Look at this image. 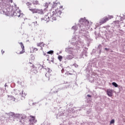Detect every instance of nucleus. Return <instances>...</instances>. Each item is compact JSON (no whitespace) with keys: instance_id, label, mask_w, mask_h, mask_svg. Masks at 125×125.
Listing matches in <instances>:
<instances>
[{"instance_id":"423d86ee","label":"nucleus","mask_w":125,"mask_h":125,"mask_svg":"<svg viewBox=\"0 0 125 125\" xmlns=\"http://www.w3.org/2000/svg\"><path fill=\"white\" fill-rule=\"evenodd\" d=\"M106 93L108 96H109L110 97H112L113 96V90L108 89L106 91Z\"/></svg>"},{"instance_id":"c85d7f7f","label":"nucleus","mask_w":125,"mask_h":125,"mask_svg":"<svg viewBox=\"0 0 125 125\" xmlns=\"http://www.w3.org/2000/svg\"><path fill=\"white\" fill-rule=\"evenodd\" d=\"M69 75H72V74H71V73H69Z\"/></svg>"},{"instance_id":"f3484780","label":"nucleus","mask_w":125,"mask_h":125,"mask_svg":"<svg viewBox=\"0 0 125 125\" xmlns=\"http://www.w3.org/2000/svg\"><path fill=\"white\" fill-rule=\"evenodd\" d=\"M49 4H50V2H48V3H46L45 4V7L46 8H47V7H48V5H49Z\"/></svg>"},{"instance_id":"aec40b11","label":"nucleus","mask_w":125,"mask_h":125,"mask_svg":"<svg viewBox=\"0 0 125 125\" xmlns=\"http://www.w3.org/2000/svg\"><path fill=\"white\" fill-rule=\"evenodd\" d=\"M113 22L114 23V24H119L120 21H113Z\"/></svg>"},{"instance_id":"6e6552de","label":"nucleus","mask_w":125,"mask_h":125,"mask_svg":"<svg viewBox=\"0 0 125 125\" xmlns=\"http://www.w3.org/2000/svg\"><path fill=\"white\" fill-rule=\"evenodd\" d=\"M49 19H50L49 17L47 15H46L44 17V18L42 19V20H44V21H47V22L49 21Z\"/></svg>"},{"instance_id":"4468645a","label":"nucleus","mask_w":125,"mask_h":125,"mask_svg":"<svg viewBox=\"0 0 125 125\" xmlns=\"http://www.w3.org/2000/svg\"><path fill=\"white\" fill-rule=\"evenodd\" d=\"M66 59L68 60H71V59H73V56L71 55H68L66 57Z\"/></svg>"},{"instance_id":"1a4fd4ad","label":"nucleus","mask_w":125,"mask_h":125,"mask_svg":"<svg viewBox=\"0 0 125 125\" xmlns=\"http://www.w3.org/2000/svg\"><path fill=\"white\" fill-rule=\"evenodd\" d=\"M51 76V74H50V73L49 72V71H48L47 73L45 74V77H46V78H48V79L50 78Z\"/></svg>"},{"instance_id":"2eb2a0df","label":"nucleus","mask_w":125,"mask_h":125,"mask_svg":"<svg viewBox=\"0 0 125 125\" xmlns=\"http://www.w3.org/2000/svg\"><path fill=\"white\" fill-rule=\"evenodd\" d=\"M58 59L59 60L60 62H61V61H62V59H63V57H62V56H59Z\"/></svg>"},{"instance_id":"39448f33","label":"nucleus","mask_w":125,"mask_h":125,"mask_svg":"<svg viewBox=\"0 0 125 125\" xmlns=\"http://www.w3.org/2000/svg\"><path fill=\"white\" fill-rule=\"evenodd\" d=\"M19 44H20L22 49V50L20 52V54H23V53H25V47L22 42H20Z\"/></svg>"},{"instance_id":"4be33fe9","label":"nucleus","mask_w":125,"mask_h":125,"mask_svg":"<svg viewBox=\"0 0 125 125\" xmlns=\"http://www.w3.org/2000/svg\"><path fill=\"white\" fill-rule=\"evenodd\" d=\"M26 118H27V117L25 115H23V116L21 117V119H22V120H24V119H26Z\"/></svg>"},{"instance_id":"bb28decb","label":"nucleus","mask_w":125,"mask_h":125,"mask_svg":"<svg viewBox=\"0 0 125 125\" xmlns=\"http://www.w3.org/2000/svg\"><path fill=\"white\" fill-rule=\"evenodd\" d=\"M36 67H37V68H38V69H39V67H40V65H36Z\"/></svg>"},{"instance_id":"6ab92c4d","label":"nucleus","mask_w":125,"mask_h":125,"mask_svg":"<svg viewBox=\"0 0 125 125\" xmlns=\"http://www.w3.org/2000/svg\"><path fill=\"white\" fill-rule=\"evenodd\" d=\"M21 95L22 96H26V95H27V94H25L24 91H22Z\"/></svg>"},{"instance_id":"f8f14e48","label":"nucleus","mask_w":125,"mask_h":125,"mask_svg":"<svg viewBox=\"0 0 125 125\" xmlns=\"http://www.w3.org/2000/svg\"><path fill=\"white\" fill-rule=\"evenodd\" d=\"M42 46H44L45 44L43 43V42H41L37 43V46H42Z\"/></svg>"},{"instance_id":"5701e85b","label":"nucleus","mask_w":125,"mask_h":125,"mask_svg":"<svg viewBox=\"0 0 125 125\" xmlns=\"http://www.w3.org/2000/svg\"><path fill=\"white\" fill-rule=\"evenodd\" d=\"M34 63V60L31 61V62H29V64H31L33 65V66H34V63Z\"/></svg>"},{"instance_id":"9d476101","label":"nucleus","mask_w":125,"mask_h":125,"mask_svg":"<svg viewBox=\"0 0 125 125\" xmlns=\"http://www.w3.org/2000/svg\"><path fill=\"white\" fill-rule=\"evenodd\" d=\"M32 49L33 53H35V52H37V51H38V50H39V49H38V48H36V47H32Z\"/></svg>"},{"instance_id":"9b49d317","label":"nucleus","mask_w":125,"mask_h":125,"mask_svg":"<svg viewBox=\"0 0 125 125\" xmlns=\"http://www.w3.org/2000/svg\"><path fill=\"white\" fill-rule=\"evenodd\" d=\"M26 5H27V6H28L29 10H30V8H31V6H32V3H31L30 2H28L26 3Z\"/></svg>"},{"instance_id":"a878e982","label":"nucleus","mask_w":125,"mask_h":125,"mask_svg":"<svg viewBox=\"0 0 125 125\" xmlns=\"http://www.w3.org/2000/svg\"><path fill=\"white\" fill-rule=\"evenodd\" d=\"M88 97H91V95H87V96Z\"/></svg>"},{"instance_id":"cd10ccee","label":"nucleus","mask_w":125,"mask_h":125,"mask_svg":"<svg viewBox=\"0 0 125 125\" xmlns=\"http://www.w3.org/2000/svg\"><path fill=\"white\" fill-rule=\"evenodd\" d=\"M105 50H108V48H105Z\"/></svg>"},{"instance_id":"b1692460","label":"nucleus","mask_w":125,"mask_h":125,"mask_svg":"<svg viewBox=\"0 0 125 125\" xmlns=\"http://www.w3.org/2000/svg\"><path fill=\"white\" fill-rule=\"evenodd\" d=\"M1 53H2V54H3V53H4V51L3 50H1Z\"/></svg>"},{"instance_id":"20e7f679","label":"nucleus","mask_w":125,"mask_h":125,"mask_svg":"<svg viewBox=\"0 0 125 125\" xmlns=\"http://www.w3.org/2000/svg\"><path fill=\"white\" fill-rule=\"evenodd\" d=\"M14 15L17 17H21V18H23V14H21L19 10L16 11L15 12H14Z\"/></svg>"},{"instance_id":"7ed1b4c3","label":"nucleus","mask_w":125,"mask_h":125,"mask_svg":"<svg viewBox=\"0 0 125 125\" xmlns=\"http://www.w3.org/2000/svg\"><path fill=\"white\" fill-rule=\"evenodd\" d=\"M112 18H113V16H109L108 17H106L101 21L100 23L101 24H104L106 23V21H109L110 19H112Z\"/></svg>"},{"instance_id":"412c9836","label":"nucleus","mask_w":125,"mask_h":125,"mask_svg":"<svg viewBox=\"0 0 125 125\" xmlns=\"http://www.w3.org/2000/svg\"><path fill=\"white\" fill-rule=\"evenodd\" d=\"M112 124H115V120L112 119V120L110 121V124L112 125Z\"/></svg>"},{"instance_id":"f03ea898","label":"nucleus","mask_w":125,"mask_h":125,"mask_svg":"<svg viewBox=\"0 0 125 125\" xmlns=\"http://www.w3.org/2000/svg\"><path fill=\"white\" fill-rule=\"evenodd\" d=\"M30 11H31L32 13H37L38 14H40L41 15H42L43 14V10L42 9H37V8H30Z\"/></svg>"},{"instance_id":"ddd939ff","label":"nucleus","mask_w":125,"mask_h":125,"mask_svg":"<svg viewBox=\"0 0 125 125\" xmlns=\"http://www.w3.org/2000/svg\"><path fill=\"white\" fill-rule=\"evenodd\" d=\"M33 4L35 5H38V4H40V3H39V1L35 0L33 1Z\"/></svg>"},{"instance_id":"a211bd4d","label":"nucleus","mask_w":125,"mask_h":125,"mask_svg":"<svg viewBox=\"0 0 125 125\" xmlns=\"http://www.w3.org/2000/svg\"><path fill=\"white\" fill-rule=\"evenodd\" d=\"M54 51L53 50H50L47 52V54H53Z\"/></svg>"},{"instance_id":"0eeeda50","label":"nucleus","mask_w":125,"mask_h":125,"mask_svg":"<svg viewBox=\"0 0 125 125\" xmlns=\"http://www.w3.org/2000/svg\"><path fill=\"white\" fill-rule=\"evenodd\" d=\"M7 99L9 101H16V99L12 96H8Z\"/></svg>"},{"instance_id":"393cba45","label":"nucleus","mask_w":125,"mask_h":125,"mask_svg":"<svg viewBox=\"0 0 125 125\" xmlns=\"http://www.w3.org/2000/svg\"><path fill=\"white\" fill-rule=\"evenodd\" d=\"M62 73H64V69H62Z\"/></svg>"},{"instance_id":"f257e3e1","label":"nucleus","mask_w":125,"mask_h":125,"mask_svg":"<svg viewBox=\"0 0 125 125\" xmlns=\"http://www.w3.org/2000/svg\"><path fill=\"white\" fill-rule=\"evenodd\" d=\"M60 8H63V6H60V2L54 3L52 5V9L55 10L53 11L52 15L50 17L52 20L55 21L56 20V17H60L62 13Z\"/></svg>"},{"instance_id":"dca6fc26","label":"nucleus","mask_w":125,"mask_h":125,"mask_svg":"<svg viewBox=\"0 0 125 125\" xmlns=\"http://www.w3.org/2000/svg\"><path fill=\"white\" fill-rule=\"evenodd\" d=\"M112 85H114V86H115V87H118V84H117V83H116L115 82H113L112 83Z\"/></svg>"}]
</instances>
